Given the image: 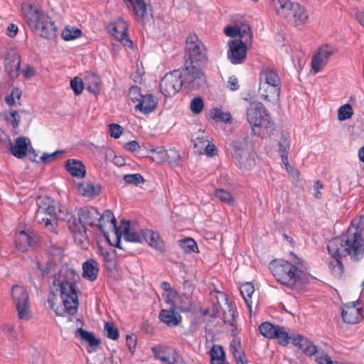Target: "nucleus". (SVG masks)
Returning a JSON list of instances; mask_svg holds the SVG:
<instances>
[{
	"label": "nucleus",
	"instance_id": "42",
	"mask_svg": "<svg viewBox=\"0 0 364 364\" xmlns=\"http://www.w3.org/2000/svg\"><path fill=\"white\" fill-rule=\"evenodd\" d=\"M212 364H223L225 352L220 346H213L210 351Z\"/></svg>",
	"mask_w": 364,
	"mask_h": 364
},
{
	"label": "nucleus",
	"instance_id": "31",
	"mask_svg": "<svg viewBox=\"0 0 364 364\" xmlns=\"http://www.w3.org/2000/svg\"><path fill=\"white\" fill-rule=\"evenodd\" d=\"M179 295L177 291L171 289L165 298L166 303L170 305V308L179 309L182 312H188L191 309V304L189 298H186L187 304L186 305H178L177 301L178 300Z\"/></svg>",
	"mask_w": 364,
	"mask_h": 364
},
{
	"label": "nucleus",
	"instance_id": "40",
	"mask_svg": "<svg viewBox=\"0 0 364 364\" xmlns=\"http://www.w3.org/2000/svg\"><path fill=\"white\" fill-rule=\"evenodd\" d=\"M255 292V287L250 282H246L240 287V293L242 296L247 306H248L250 311H252V295Z\"/></svg>",
	"mask_w": 364,
	"mask_h": 364
},
{
	"label": "nucleus",
	"instance_id": "25",
	"mask_svg": "<svg viewBox=\"0 0 364 364\" xmlns=\"http://www.w3.org/2000/svg\"><path fill=\"white\" fill-rule=\"evenodd\" d=\"M331 255V258L329 259V269L332 275L336 279H341L345 275V267L341 261L342 257H344L342 255H333L331 252H328Z\"/></svg>",
	"mask_w": 364,
	"mask_h": 364
},
{
	"label": "nucleus",
	"instance_id": "26",
	"mask_svg": "<svg viewBox=\"0 0 364 364\" xmlns=\"http://www.w3.org/2000/svg\"><path fill=\"white\" fill-rule=\"evenodd\" d=\"M158 104L157 99L151 94H146L142 96L138 103L136 104V109L144 114H149L153 112Z\"/></svg>",
	"mask_w": 364,
	"mask_h": 364
},
{
	"label": "nucleus",
	"instance_id": "62",
	"mask_svg": "<svg viewBox=\"0 0 364 364\" xmlns=\"http://www.w3.org/2000/svg\"><path fill=\"white\" fill-rule=\"evenodd\" d=\"M124 181L127 184L139 185L144 182V178L140 173L127 174L124 176Z\"/></svg>",
	"mask_w": 364,
	"mask_h": 364
},
{
	"label": "nucleus",
	"instance_id": "56",
	"mask_svg": "<svg viewBox=\"0 0 364 364\" xmlns=\"http://www.w3.org/2000/svg\"><path fill=\"white\" fill-rule=\"evenodd\" d=\"M194 147L198 149L200 153H202L203 149L208 142V136L204 132H202L198 136L193 139Z\"/></svg>",
	"mask_w": 364,
	"mask_h": 364
},
{
	"label": "nucleus",
	"instance_id": "34",
	"mask_svg": "<svg viewBox=\"0 0 364 364\" xmlns=\"http://www.w3.org/2000/svg\"><path fill=\"white\" fill-rule=\"evenodd\" d=\"M65 168L73 176L83 178L86 174V168L82 161L76 159H68L66 161Z\"/></svg>",
	"mask_w": 364,
	"mask_h": 364
},
{
	"label": "nucleus",
	"instance_id": "55",
	"mask_svg": "<svg viewBox=\"0 0 364 364\" xmlns=\"http://www.w3.org/2000/svg\"><path fill=\"white\" fill-rule=\"evenodd\" d=\"M204 108V102L200 97H194L190 103V109L195 114L201 113Z\"/></svg>",
	"mask_w": 364,
	"mask_h": 364
},
{
	"label": "nucleus",
	"instance_id": "51",
	"mask_svg": "<svg viewBox=\"0 0 364 364\" xmlns=\"http://www.w3.org/2000/svg\"><path fill=\"white\" fill-rule=\"evenodd\" d=\"M353 114V108L350 105L346 104L340 107L338 111V119L344 121L350 119Z\"/></svg>",
	"mask_w": 364,
	"mask_h": 364
},
{
	"label": "nucleus",
	"instance_id": "27",
	"mask_svg": "<svg viewBox=\"0 0 364 364\" xmlns=\"http://www.w3.org/2000/svg\"><path fill=\"white\" fill-rule=\"evenodd\" d=\"M99 228L103 231V226L107 225V224H109L111 228L114 231L117 237V247H119V228L117 226V220L114 218V215L113 214V213L109 210H106L104 211V213L101 215L100 213V218H99Z\"/></svg>",
	"mask_w": 364,
	"mask_h": 364
},
{
	"label": "nucleus",
	"instance_id": "4",
	"mask_svg": "<svg viewBox=\"0 0 364 364\" xmlns=\"http://www.w3.org/2000/svg\"><path fill=\"white\" fill-rule=\"evenodd\" d=\"M21 11L28 26L36 35L46 39L56 36L57 27L55 22L46 12L31 4L21 5Z\"/></svg>",
	"mask_w": 364,
	"mask_h": 364
},
{
	"label": "nucleus",
	"instance_id": "15",
	"mask_svg": "<svg viewBox=\"0 0 364 364\" xmlns=\"http://www.w3.org/2000/svg\"><path fill=\"white\" fill-rule=\"evenodd\" d=\"M68 225L76 243L82 246H83L85 243L87 244V236L85 228V225L82 221H81L80 215L78 218L75 216H72L69 218L68 220Z\"/></svg>",
	"mask_w": 364,
	"mask_h": 364
},
{
	"label": "nucleus",
	"instance_id": "45",
	"mask_svg": "<svg viewBox=\"0 0 364 364\" xmlns=\"http://www.w3.org/2000/svg\"><path fill=\"white\" fill-rule=\"evenodd\" d=\"M76 333H78L90 346H97L100 343V341L96 338L92 332L87 331L82 328H77Z\"/></svg>",
	"mask_w": 364,
	"mask_h": 364
},
{
	"label": "nucleus",
	"instance_id": "54",
	"mask_svg": "<svg viewBox=\"0 0 364 364\" xmlns=\"http://www.w3.org/2000/svg\"><path fill=\"white\" fill-rule=\"evenodd\" d=\"M215 196L222 202L231 205L234 203V198L231 193L223 188L215 190Z\"/></svg>",
	"mask_w": 364,
	"mask_h": 364
},
{
	"label": "nucleus",
	"instance_id": "32",
	"mask_svg": "<svg viewBox=\"0 0 364 364\" xmlns=\"http://www.w3.org/2000/svg\"><path fill=\"white\" fill-rule=\"evenodd\" d=\"M273 5L279 16L289 18L291 17V12L296 2L291 0H272Z\"/></svg>",
	"mask_w": 364,
	"mask_h": 364
},
{
	"label": "nucleus",
	"instance_id": "38",
	"mask_svg": "<svg viewBox=\"0 0 364 364\" xmlns=\"http://www.w3.org/2000/svg\"><path fill=\"white\" fill-rule=\"evenodd\" d=\"M230 350L236 360L237 364H248L240 341L237 339H232L230 344Z\"/></svg>",
	"mask_w": 364,
	"mask_h": 364
},
{
	"label": "nucleus",
	"instance_id": "13",
	"mask_svg": "<svg viewBox=\"0 0 364 364\" xmlns=\"http://www.w3.org/2000/svg\"><path fill=\"white\" fill-rule=\"evenodd\" d=\"M119 230V237L123 235L129 242H144L146 230L140 228L137 225H132L129 221H122Z\"/></svg>",
	"mask_w": 364,
	"mask_h": 364
},
{
	"label": "nucleus",
	"instance_id": "23",
	"mask_svg": "<svg viewBox=\"0 0 364 364\" xmlns=\"http://www.w3.org/2000/svg\"><path fill=\"white\" fill-rule=\"evenodd\" d=\"M309 16L307 10L304 6L296 3L291 12V17L288 19H292L295 26L305 25L309 21Z\"/></svg>",
	"mask_w": 364,
	"mask_h": 364
},
{
	"label": "nucleus",
	"instance_id": "6",
	"mask_svg": "<svg viewBox=\"0 0 364 364\" xmlns=\"http://www.w3.org/2000/svg\"><path fill=\"white\" fill-rule=\"evenodd\" d=\"M186 50L188 55L186 64L206 66L208 62L207 48L195 33H190L186 41Z\"/></svg>",
	"mask_w": 364,
	"mask_h": 364
},
{
	"label": "nucleus",
	"instance_id": "46",
	"mask_svg": "<svg viewBox=\"0 0 364 364\" xmlns=\"http://www.w3.org/2000/svg\"><path fill=\"white\" fill-rule=\"evenodd\" d=\"M211 118L216 122L230 123L231 122V115L229 112H223L220 109L214 108L210 112Z\"/></svg>",
	"mask_w": 364,
	"mask_h": 364
},
{
	"label": "nucleus",
	"instance_id": "41",
	"mask_svg": "<svg viewBox=\"0 0 364 364\" xmlns=\"http://www.w3.org/2000/svg\"><path fill=\"white\" fill-rule=\"evenodd\" d=\"M279 326L278 325H273L269 322H263L259 326V329L262 336L267 338L272 339L275 337V333H277V329Z\"/></svg>",
	"mask_w": 364,
	"mask_h": 364
},
{
	"label": "nucleus",
	"instance_id": "57",
	"mask_svg": "<svg viewBox=\"0 0 364 364\" xmlns=\"http://www.w3.org/2000/svg\"><path fill=\"white\" fill-rule=\"evenodd\" d=\"M38 220L44 223L46 228L50 232H54L55 230V225L57 224L56 218L55 217H46L45 215H42L40 218H37Z\"/></svg>",
	"mask_w": 364,
	"mask_h": 364
},
{
	"label": "nucleus",
	"instance_id": "52",
	"mask_svg": "<svg viewBox=\"0 0 364 364\" xmlns=\"http://www.w3.org/2000/svg\"><path fill=\"white\" fill-rule=\"evenodd\" d=\"M166 162L171 165H178L179 164L181 156L176 149H170L166 150Z\"/></svg>",
	"mask_w": 364,
	"mask_h": 364
},
{
	"label": "nucleus",
	"instance_id": "3",
	"mask_svg": "<svg viewBox=\"0 0 364 364\" xmlns=\"http://www.w3.org/2000/svg\"><path fill=\"white\" fill-rule=\"evenodd\" d=\"M269 269L277 282L288 287H294L305 276L304 261L294 257L292 261L275 259L269 263Z\"/></svg>",
	"mask_w": 364,
	"mask_h": 364
},
{
	"label": "nucleus",
	"instance_id": "35",
	"mask_svg": "<svg viewBox=\"0 0 364 364\" xmlns=\"http://www.w3.org/2000/svg\"><path fill=\"white\" fill-rule=\"evenodd\" d=\"M124 1L139 18L143 19L146 15L148 4L145 0H124Z\"/></svg>",
	"mask_w": 364,
	"mask_h": 364
},
{
	"label": "nucleus",
	"instance_id": "10",
	"mask_svg": "<svg viewBox=\"0 0 364 364\" xmlns=\"http://www.w3.org/2000/svg\"><path fill=\"white\" fill-rule=\"evenodd\" d=\"M338 53L336 46L326 43L321 46L311 59V70L315 74L321 72L328 63L329 58Z\"/></svg>",
	"mask_w": 364,
	"mask_h": 364
},
{
	"label": "nucleus",
	"instance_id": "5",
	"mask_svg": "<svg viewBox=\"0 0 364 364\" xmlns=\"http://www.w3.org/2000/svg\"><path fill=\"white\" fill-rule=\"evenodd\" d=\"M247 119L252 132L262 138L271 136L275 130L274 123L261 102H252L247 109Z\"/></svg>",
	"mask_w": 364,
	"mask_h": 364
},
{
	"label": "nucleus",
	"instance_id": "50",
	"mask_svg": "<svg viewBox=\"0 0 364 364\" xmlns=\"http://www.w3.org/2000/svg\"><path fill=\"white\" fill-rule=\"evenodd\" d=\"M89 84L87 85V90L90 92L97 94L100 92L101 87V80L100 79L92 75L88 78Z\"/></svg>",
	"mask_w": 364,
	"mask_h": 364
},
{
	"label": "nucleus",
	"instance_id": "44",
	"mask_svg": "<svg viewBox=\"0 0 364 364\" xmlns=\"http://www.w3.org/2000/svg\"><path fill=\"white\" fill-rule=\"evenodd\" d=\"M238 36L245 43H251L252 39V33L250 26L246 23H241L238 24Z\"/></svg>",
	"mask_w": 364,
	"mask_h": 364
},
{
	"label": "nucleus",
	"instance_id": "37",
	"mask_svg": "<svg viewBox=\"0 0 364 364\" xmlns=\"http://www.w3.org/2000/svg\"><path fill=\"white\" fill-rule=\"evenodd\" d=\"M144 242H146L149 246L161 252L164 251V241L161 239L159 234L156 232H154L151 230H146Z\"/></svg>",
	"mask_w": 364,
	"mask_h": 364
},
{
	"label": "nucleus",
	"instance_id": "22",
	"mask_svg": "<svg viewBox=\"0 0 364 364\" xmlns=\"http://www.w3.org/2000/svg\"><path fill=\"white\" fill-rule=\"evenodd\" d=\"M282 83L277 72L271 67L262 66L259 71V85Z\"/></svg>",
	"mask_w": 364,
	"mask_h": 364
},
{
	"label": "nucleus",
	"instance_id": "2",
	"mask_svg": "<svg viewBox=\"0 0 364 364\" xmlns=\"http://www.w3.org/2000/svg\"><path fill=\"white\" fill-rule=\"evenodd\" d=\"M360 219H353L350 226L341 236L331 239L328 244V251L333 255L350 257L353 261H359L364 256V240L360 228Z\"/></svg>",
	"mask_w": 364,
	"mask_h": 364
},
{
	"label": "nucleus",
	"instance_id": "30",
	"mask_svg": "<svg viewBox=\"0 0 364 364\" xmlns=\"http://www.w3.org/2000/svg\"><path fill=\"white\" fill-rule=\"evenodd\" d=\"M77 190L84 197L94 198L100 193L101 186L99 183L83 181L77 185Z\"/></svg>",
	"mask_w": 364,
	"mask_h": 364
},
{
	"label": "nucleus",
	"instance_id": "60",
	"mask_svg": "<svg viewBox=\"0 0 364 364\" xmlns=\"http://www.w3.org/2000/svg\"><path fill=\"white\" fill-rule=\"evenodd\" d=\"M70 87L76 95H80L84 88V84L82 79L78 77H74L70 80Z\"/></svg>",
	"mask_w": 364,
	"mask_h": 364
},
{
	"label": "nucleus",
	"instance_id": "33",
	"mask_svg": "<svg viewBox=\"0 0 364 364\" xmlns=\"http://www.w3.org/2000/svg\"><path fill=\"white\" fill-rule=\"evenodd\" d=\"M290 148L289 136L283 134L279 141V152L281 156L282 161L285 166L287 171H289L291 166L288 160L289 150Z\"/></svg>",
	"mask_w": 364,
	"mask_h": 364
},
{
	"label": "nucleus",
	"instance_id": "1",
	"mask_svg": "<svg viewBox=\"0 0 364 364\" xmlns=\"http://www.w3.org/2000/svg\"><path fill=\"white\" fill-rule=\"evenodd\" d=\"M80 280V276L76 270L68 264L61 267L58 274L55 277L53 284L60 288L63 306H56L55 294L48 298V304L57 316H64L66 314L75 315L79 306L76 284Z\"/></svg>",
	"mask_w": 364,
	"mask_h": 364
},
{
	"label": "nucleus",
	"instance_id": "11",
	"mask_svg": "<svg viewBox=\"0 0 364 364\" xmlns=\"http://www.w3.org/2000/svg\"><path fill=\"white\" fill-rule=\"evenodd\" d=\"M107 30L122 45L133 48L134 43L127 33L128 24L123 18H119L117 21L110 23L107 26Z\"/></svg>",
	"mask_w": 364,
	"mask_h": 364
},
{
	"label": "nucleus",
	"instance_id": "24",
	"mask_svg": "<svg viewBox=\"0 0 364 364\" xmlns=\"http://www.w3.org/2000/svg\"><path fill=\"white\" fill-rule=\"evenodd\" d=\"M14 242L18 250L26 252L33 246L34 239L29 232L21 230L16 233Z\"/></svg>",
	"mask_w": 364,
	"mask_h": 364
},
{
	"label": "nucleus",
	"instance_id": "47",
	"mask_svg": "<svg viewBox=\"0 0 364 364\" xmlns=\"http://www.w3.org/2000/svg\"><path fill=\"white\" fill-rule=\"evenodd\" d=\"M149 152L153 154L151 156H149V158L151 159V161H153L157 164L166 162L165 159H166V149H165L164 147H157L156 149H151L149 150Z\"/></svg>",
	"mask_w": 364,
	"mask_h": 364
},
{
	"label": "nucleus",
	"instance_id": "18",
	"mask_svg": "<svg viewBox=\"0 0 364 364\" xmlns=\"http://www.w3.org/2000/svg\"><path fill=\"white\" fill-rule=\"evenodd\" d=\"M20 64L21 57L18 53L14 51L8 53V56L5 59L4 66L6 72L12 80L19 76Z\"/></svg>",
	"mask_w": 364,
	"mask_h": 364
},
{
	"label": "nucleus",
	"instance_id": "12",
	"mask_svg": "<svg viewBox=\"0 0 364 364\" xmlns=\"http://www.w3.org/2000/svg\"><path fill=\"white\" fill-rule=\"evenodd\" d=\"M247 45L242 40L229 41L227 57L232 64L239 65L245 62L247 58Z\"/></svg>",
	"mask_w": 364,
	"mask_h": 364
},
{
	"label": "nucleus",
	"instance_id": "48",
	"mask_svg": "<svg viewBox=\"0 0 364 364\" xmlns=\"http://www.w3.org/2000/svg\"><path fill=\"white\" fill-rule=\"evenodd\" d=\"M181 247L186 253L198 252V245L196 241L190 237L179 241Z\"/></svg>",
	"mask_w": 364,
	"mask_h": 364
},
{
	"label": "nucleus",
	"instance_id": "28",
	"mask_svg": "<svg viewBox=\"0 0 364 364\" xmlns=\"http://www.w3.org/2000/svg\"><path fill=\"white\" fill-rule=\"evenodd\" d=\"M292 343L307 355L311 356L317 352L316 346L311 341L300 335L293 338Z\"/></svg>",
	"mask_w": 364,
	"mask_h": 364
},
{
	"label": "nucleus",
	"instance_id": "49",
	"mask_svg": "<svg viewBox=\"0 0 364 364\" xmlns=\"http://www.w3.org/2000/svg\"><path fill=\"white\" fill-rule=\"evenodd\" d=\"M4 119L14 129H16L19 125L20 116L16 110L10 109L9 112L5 113Z\"/></svg>",
	"mask_w": 364,
	"mask_h": 364
},
{
	"label": "nucleus",
	"instance_id": "59",
	"mask_svg": "<svg viewBox=\"0 0 364 364\" xmlns=\"http://www.w3.org/2000/svg\"><path fill=\"white\" fill-rule=\"evenodd\" d=\"M21 95V91L18 87H13L11 93L6 96L5 97V102L7 104V105L10 107H13L15 103L14 98L16 97L17 99H20Z\"/></svg>",
	"mask_w": 364,
	"mask_h": 364
},
{
	"label": "nucleus",
	"instance_id": "53",
	"mask_svg": "<svg viewBox=\"0 0 364 364\" xmlns=\"http://www.w3.org/2000/svg\"><path fill=\"white\" fill-rule=\"evenodd\" d=\"M277 331L275 337H274L273 339H277L279 344L287 346L289 343L290 337L285 331V328L282 326H279Z\"/></svg>",
	"mask_w": 364,
	"mask_h": 364
},
{
	"label": "nucleus",
	"instance_id": "16",
	"mask_svg": "<svg viewBox=\"0 0 364 364\" xmlns=\"http://www.w3.org/2000/svg\"><path fill=\"white\" fill-rule=\"evenodd\" d=\"M59 203L49 197L38 198V209L36 211V218H40L43 215H48L50 217H57L58 213H60Z\"/></svg>",
	"mask_w": 364,
	"mask_h": 364
},
{
	"label": "nucleus",
	"instance_id": "63",
	"mask_svg": "<svg viewBox=\"0 0 364 364\" xmlns=\"http://www.w3.org/2000/svg\"><path fill=\"white\" fill-rule=\"evenodd\" d=\"M143 95L141 89L136 85L132 86L129 90V96L135 103H138Z\"/></svg>",
	"mask_w": 364,
	"mask_h": 364
},
{
	"label": "nucleus",
	"instance_id": "58",
	"mask_svg": "<svg viewBox=\"0 0 364 364\" xmlns=\"http://www.w3.org/2000/svg\"><path fill=\"white\" fill-rule=\"evenodd\" d=\"M105 331L109 339L117 340L119 338V330L112 322H107L105 324Z\"/></svg>",
	"mask_w": 364,
	"mask_h": 364
},
{
	"label": "nucleus",
	"instance_id": "39",
	"mask_svg": "<svg viewBox=\"0 0 364 364\" xmlns=\"http://www.w3.org/2000/svg\"><path fill=\"white\" fill-rule=\"evenodd\" d=\"M169 350V347L162 345H156L151 348V351L156 359L168 363L171 360Z\"/></svg>",
	"mask_w": 364,
	"mask_h": 364
},
{
	"label": "nucleus",
	"instance_id": "36",
	"mask_svg": "<svg viewBox=\"0 0 364 364\" xmlns=\"http://www.w3.org/2000/svg\"><path fill=\"white\" fill-rule=\"evenodd\" d=\"M99 252L100 255L102 258L104 265L107 269H112L115 267L117 259V252L112 247L107 250L104 247H100Z\"/></svg>",
	"mask_w": 364,
	"mask_h": 364
},
{
	"label": "nucleus",
	"instance_id": "17",
	"mask_svg": "<svg viewBox=\"0 0 364 364\" xmlns=\"http://www.w3.org/2000/svg\"><path fill=\"white\" fill-rule=\"evenodd\" d=\"M281 86L282 83L259 85V92L264 101L276 105L279 100Z\"/></svg>",
	"mask_w": 364,
	"mask_h": 364
},
{
	"label": "nucleus",
	"instance_id": "14",
	"mask_svg": "<svg viewBox=\"0 0 364 364\" xmlns=\"http://www.w3.org/2000/svg\"><path fill=\"white\" fill-rule=\"evenodd\" d=\"M343 321L348 324H355L363 319V308L360 302L343 304L341 312Z\"/></svg>",
	"mask_w": 364,
	"mask_h": 364
},
{
	"label": "nucleus",
	"instance_id": "43",
	"mask_svg": "<svg viewBox=\"0 0 364 364\" xmlns=\"http://www.w3.org/2000/svg\"><path fill=\"white\" fill-rule=\"evenodd\" d=\"M82 35V31L76 27L67 26L62 31L61 36L65 41H71Z\"/></svg>",
	"mask_w": 364,
	"mask_h": 364
},
{
	"label": "nucleus",
	"instance_id": "9",
	"mask_svg": "<svg viewBox=\"0 0 364 364\" xmlns=\"http://www.w3.org/2000/svg\"><path fill=\"white\" fill-rule=\"evenodd\" d=\"M205 66L186 64V68L182 73L183 84H186L191 89H198L206 82V77L203 71Z\"/></svg>",
	"mask_w": 364,
	"mask_h": 364
},
{
	"label": "nucleus",
	"instance_id": "61",
	"mask_svg": "<svg viewBox=\"0 0 364 364\" xmlns=\"http://www.w3.org/2000/svg\"><path fill=\"white\" fill-rule=\"evenodd\" d=\"M1 329L4 333L9 338V339L13 341L17 339L18 333L13 325L7 323L4 324L1 327Z\"/></svg>",
	"mask_w": 364,
	"mask_h": 364
},
{
	"label": "nucleus",
	"instance_id": "8",
	"mask_svg": "<svg viewBox=\"0 0 364 364\" xmlns=\"http://www.w3.org/2000/svg\"><path fill=\"white\" fill-rule=\"evenodd\" d=\"M183 85L182 73L173 70L161 78L159 87L165 97H173L181 90Z\"/></svg>",
	"mask_w": 364,
	"mask_h": 364
},
{
	"label": "nucleus",
	"instance_id": "21",
	"mask_svg": "<svg viewBox=\"0 0 364 364\" xmlns=\"http://www.w3.org/2000/svg\"><path fill=\"white\" fill-rule=\"evenodd\" d=\"M78 215L80 216V220L85 225L99 227L100 213L95 208L85 207L81 208Z\"/></svg>",
	"mask_w": 364,
	"mask_h": 364
},
{
	"label": "nucleus",
	"instance_id": "19",
	"mask_svg": "<svg viewBox=\"0 0 364 364\" xmlns=\"http://www.w3.org/2000/svg\"><path fill=\"white\" fill-rule=\"evenodd\" d=\"M31 144L30 139L18 136L14 140V144H11L9 152L18 159H23L27 155Z\"/></svg>",
	"mask_w": 364,
	"mask_h": 364
},
{
	"label": "nucleus",
	"instance_id": "20",
	"mask_svg": "<svg viewBox=\"0 0 364 364\" xmlns=\"http://www.w3.org/2000/svg\"><path fill=\"white\" fill-rule=\"evenodd\" d=\"M178 309L170 308V309L161 310L159 318L168 327H175L178 326L182 321V316L177 312Z\"/></svg>",
	"mask_w": 364,
	"mask_h": 364
},
{
	"label": "nucleus",
	"instance_id": "29",
	"mask_svg": "<svg viewBox=\"0 0 364 364\" xmlns=\"http://www.w3.org/2000/svg\"><path fill=\"white\" fill-rule=\"evenodd\" d=\"M99 274V264L97 261L90 259L82 264V277L90 281H95Z\"/></svg>",
	"mask_w": 364,
	"mask_h": 364
},
{
	"label": "nucleus",
	"instance_id": "64",
	"mask_svg": "<svg viewBox=\"0 0 364 364\" xmlns=\"http://www.w3.org/2000/svg\"><path fill=\"white\" fill-rule=\"evenodd\" d=\"M63 153V151H56L51 154L44 153L40 158L41 161L44 164H49L54 161L58 156L62 155Z\"/></svg>",
	"mask_w": 364,
	"mask_h": 364
},
{
	"label": "nucleus",
	"instance_id": "7",
	"mask_svg": "<svg viewBox=\"0 0 364 364\" xmlns=\"http://www.w3.org/2000/svg\"><path fill=\"white\" fill-rule=\"evenodd\" d=\"M13 303L18 313L19 319H29L30 300L28 290L23 286L15 284L11 289Z\"/></svg>",
	"mask_w": 364,
	"mask_h": 364
}]
</instances>
